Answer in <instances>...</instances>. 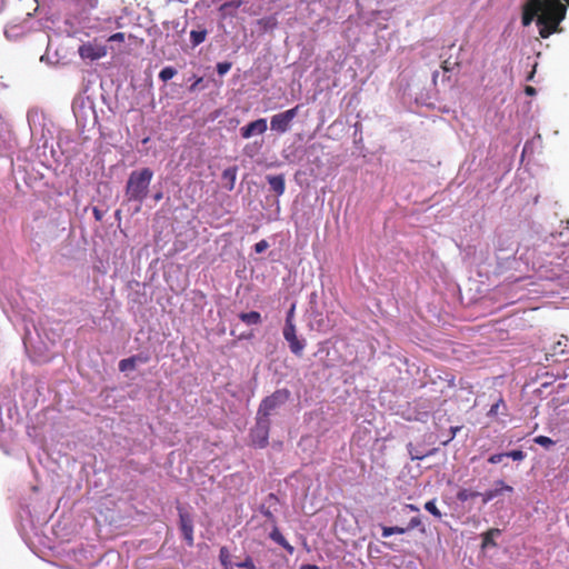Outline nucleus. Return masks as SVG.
Returning <instances> with one entry per match:
<instances>
[{
  "mask_svg": "<svg viewBox=\"0 0 569 569\" xmlns=\"http://www.w3.org/2000/svg\"><path fill=\"white\" fill-rule=\"evenodd\" d=\"M179 515V528L182 537L189 547L193 546V519L192 516L181 506L177 507Z\"/></svg>",
  "mask_w": 569,
  "mask_h": 569,
  "instance_id": "5",
  "label": "nucleus"
},
{
  "mask_svg": "<svg viewBox=\"0 0 569 569\" xmlns=\"http://www.w3.org/2000/svg\"><path fill=\"white\" fill-rule=\"evenodd\" d=\"M269 247V243L267 240H260L259 242H257L254 244V251L257 253H262L263 251H266Z\"/></svg>",
  "mask_w": 569,
  "mask_h": 569,
  "instance_id": "32",
  "label": "nucleus"
},
{
  "mask_svg": "<svg viewBox=\"0 0 569 569\" xmlns=\"http://www.w3.org/2000/svg\"><path fill=\"white\" fill-rule=\"evenodd\" d=\"M269 436V420L259 418L256 427L251 430L252 442L259 448H264L268 445Z\"/></svg>",
  "mask_w": 569,
  "mask_h": 569,
  "instance_id": "7",
  "label": "nucleus"
},
{
  "mask_svg": "<svg viewBox=\"0 0 569 569\" xmlns=\"http://www.w3.org/2000/svg\"><path fill=\"white\" fill-rule=\"evenodd\" d=\"M223 552H224V548H222V549H221V561H222V563L224 565L226 569H232V567H231V566H230V567H228V566H227V562H226V560L223 559Z\"/></svg>",
  "mask_w": 569,
  "mask_h": 569,
  "instance_id": "43",
  "label": "nucleus"
},
{
  "mask_svg": "<svg viewBox=\"0 0 569 569\" xmlns=\"http://www.w3.org/2000/svg\"><path fill=\"white\" fill-rule=\"evenodd\" d=\"M268 124L264 118L257 119L240 129L243 139H249L253 134H262L267 131Z\"/></svg>",
  "mask_w": 569,
  "mask_h": 569,
  "instance_id": "9",
  "label": "nucleus"
},
{
  "mask_svg": "<svg viewBox=\"0 0 569 569\" xmlns=\"http://www.w3.org/2000/svg\"><path fill=\"white\" fill-rule=\"evenodd\" d=\"M124 40H126V36L123 32L113 33L108 38L109 42H121L122 43V42H124Z\"/></svg>",
  "mask_w": 569,
  "mask_h": 569,
  "instance_id": "31",
  "label": "nucleus"
},
{
  "mask_svg": "<svg viewBox=\"0 0 569 569\" xmlns=\"http://www.w3.org/2000/svg\"><path fill=\"white\" fill-rule=\"evenodd\" d=\"M500 532L501 531L497 528L489 529L487 532H485L482 536V548H487L489 546H496L493 537L499 536Z\"/></svg>",
  "mask_w": 569,
  "mask_h": 569,
  "instance_id": "17",
  "label": "nucleus"
},
{
  "mask_svg": "<svg viewBox=\"0 0 569 569\" xmlns=\"http://www.w3.org/2000/svg\"><path fill=\"white\" fill-rule=\"evenodd\" d=\"M203 81V78L199 77L194 80V82L189 87L191 92H194L199 89V84Z\"/></svg>",
  "mask_w": 569,
  "mask_h": 569,
  "instance_id": "38",
  "label": "nucleus"
},
{
  "mask_svg": "<svg viewBox=\"0 0 569 569\" xmlns=\"http://www.w3.org/2000/svg\"><path fill=\"white\" fill-rule=\"evenodd\" d=\"M206 36H207V32L204 30H200V31L192 30L190 32V38H191L192 44L198 46V44L202 43L206 39Z\"/></svg>",
  "mask_w": 569,
  "mask_h": 569,
  "instance_id": "23",
  "label": "nucleus"
},
{
  "mask_svg": "<svg viewBox=\"0 0 569 569\" xmlns=\"http://www.w3.org/2000/svg\"><path fill=\"white\" fill-rule=\"evenodd\" d=\"M295 308H296L295 305H292L290 310L287 313L284 325L293 323Z\"/></svg>",
  "mask_w": 569,
  "mask_h": 569,
  "instance_id": "37",
  "label": "nucleus"
},
{
  "mask_svg": "<svg viewBox=\"0 0 569 569\" xmlns=\"http://www.w3.org/2000/svg\"><path fill=\"white\" fill-rule=\"evenodd\" d=\"M290 398V391L286 388L278 389L270 396L262 399L259 405L258 415L262 416L264 419H268L270 413L286 403Z\"/></svg>",
  "mask_w": 569,
  "mask_h": 569,
  "instance_id": "3",
  "label": "nucleus"
},
{
  "mask_svg": "<svg viewBox=\"0 0 569 569\" xmlns=\"http://www.w3.org/2000/svg\"><path fill=\"white\" fill-rule=\"evenodd\" d=\"M238 167H229L222 172V180L224 181V187L231 191L234 188L236 178H237Z\"/></svg>",
  "mask_w": 569,
  "mask_h": 569,
  "instance_id": "14",
  "label": "nucleus"
},
{
  "mask_svg": "<svg viewBox=\"0 0 569 569\" xmlns=\"http://www.w3.org/2000/svg\"><path fill=\"white\" fill-rule=\"evenodd\" d=\"M270 499H276L273 493H270L269 496Z\"/></svg>",
  "mask_w": 569,
  "mask_h": 569,
  "instance_id": "48",
  "label": "nucleus"
},
{
  "mask_svg": "<svg viewBox=\"0 0 569 569\" xmlns=\"http://www.w3.org/2000/svg\"><path fill=\"white\" fill-rule=\"evenodd\" d=\"M536 92H537V91H536V89H535L533 87H531V86H526V88H525V93H526L527 96H535V94H536Z\"/></svg>",
  "mask_w": 569,
  "mask_h": 569,
  "instance_id": "40",
  "label": "nucleus"
},
{
  "mask_svg": "<svg viewBox=\"0 0 569 569\" xmlns=\"http://www.w3.org/2000/svg\"><path fill=\"white\" fill-rule=\"evenodd\" d=\"M92 213H93V217L97 221H101L102 218H103V213L100 209H98L97 207L93 208L92 210Z\"/></svg>",
  "mask_w": 569,
  "mask_h": 569,
  "instance_id": "39",
  "label": "nucleus"
},
{
  "mask_svg": "<svg viewBox=\"0 0 569 569\" xmlns=\"http://www.w3.org/2000/svg\"><path fill=\"white\" fill-rule=\"evenodd\" d=\"M242 4V2L239 0V1H228V2H224L220 6L219 10L220 12L223 14V16H227V14H230L232 16V12L230 10H237L240 6Z\"/></svg>",
  "mask_w": 569,
  "mask_h": 569,
  "instance_id": "18",
  "label": "nucleus"
},
{
  "mask_svg": "<svg viewBox=\"0 0 569 569\" xmlns=\"http://www.w3.org/2000/svg\"><path fill=\"white\" fill-rule=\"evenodd\" d=\"M231 62H219L217 64V72L219 76L226 74L231 69Z\"/></svg>",
  "mask_w": 569,
  "mask_h": 569,
  "instance_id": "29",
  "label": "nucleus"
},
{
  "mask_svg": "<svg viewBox=\"0 0 569 569\" xmlns=\"http://www.w3.org/2000/svg\"><path fill=\"white\" fill-rule=\"evenodd\" d=\"M459 66L458 61L451 62L450 58L446 59L441 63V69L446 72H449L453 69V67Z\"/></svg>",
  "mask_w": 569,
  "mask_h": 569,
  "instance_id": "30",
  "label": "nucleus"
},
{
  "mask_svg": "<svg viewBox=\"0 0 569 569\" xmlns=\"http://www.w3.org/2000/svg\"><path fill=\"white\" fill-rule=\"evenodd\" d=\"M533 441L545 448H550L555 445V441L547 436H537Z\"/></svg>",
  "mask_w": 569,
  "mask_h": 569,
  "instance_id": "26",
  "label": "nucleus"
},
{
  "mask_svg": "<svg viewBox=\"0 0 569 569\" xmlns=\"http://www.w3.org/2000/svg\"><path fill=\"white\" fill-rule=\"evenodd\" d=\"M503 491L512 492L513 488L509 485H506L502 480L496 481V488L487 490L483 493H480L483 505L502 495Z\"/></svg>",
  "mask_w": 569,
  "mask_h": 569,
  "instance_id": "10",
  "label": "nucleus"
},
{
  "mask_svg": "<svg viewBox=\"0 0 569 569\" xmlns=\"http://www.w3.org/2000/svg\"><path fill=\"white\" fill-rule=\"evenodd\" d=\"M177 74V70L173 68V67H166L163 68L160 73H159V78L160 80H162L163 82H167L169 81L170 79H172L174 76Z\"/></svg>",
  "mask_w": 569,
  "mask_h": 569,
  "instance_id": "24",
  "label": "nucleus"
},
{
  "mask_svg": "<svg viewBox=\"0 0 569 569\" xmlns=\"http://www.w3.org/2000/svg\"><path fill=\"white\" fill-rule=\"evenodd\" d=\"M239 318L248 326L261 323V315L258 311L241 312Z\"/></svg>",
  "mask_w": 569,
  "mask_h": 569,
  "instance_id": "15",
  "label": "nucleus"
},
{
  "mask_svg": "<svg viewBox=\"0 0 569 569\" xmlns=\"http://www.w3.org/2000/svg\"><path fill=\"white\" fill-rule=\"evenodd\" d=\"M507 413V405L502 397H499V399L490 407L488 411V417H497L498 415H506Z\"/></svg>",
  "mask_w": 569,
  "mask_h": 569,
  "instance_id": "16",
  "label": "nucleus"
},
{
  "mask_svg": "<svg viewBox=\"0 0 569 569\" xmlns=\"http://www.w3.org/2000/svg\"><path fill=\"white\" fill-rule=\"evenodd\" d=\"M480 496V492L478 491H472V490H469V489H460L458 492H457V499L461 502H465L469 499H475L477 497Z\"/></svg>",
  "mask_w": 569,
  "mask_h": 569,
  "instance_id": "19",
  "label": "nucleus"
},
{
  "mask_svg": "<svg viewBox=\"0 0 569 569\" xmlns=\"http://www.w3.org/2000/svg\"><path fill=\"white\" fill-rule=\"evenodd\" d=\"M161 198H162V194H161V193H157V194L154 196V199H156V200H160Z\"/></svg>",
  "mask_w": 569,
  "mask_h": 569,
  "instance_id": "47",
  "label": "nucleus"
},
{
  "mask_svg": "<svg viewBox=\"0 0 569 569\" xmlns=\"http://www.w3.org/2000/svg\"><path fill=\"white\" fill-rule=\"evenodd\" d=\"M569 0H527L522 6L521 23L525 27L536 19L539 36L543 39L560 31L559 24L566 18Z\"/></svg>",
  "mask_w": 569,
  "mask_h": 569,
  "instance_id": "1",
  "label": "nucleus"
},
{
  "mask_svg": "<svg viewBox=\"0 0 569 569\" xmlns=\"http://www.w3.org/2000/svg\"><path fill=\"white\" fill-rule=\"evenodd\" d=\"M270 539L284 548L290 555L295 552V548L286 540L283 535L278 529L277 525H272V530L269 535Z\"/></svg>",
  "mask_w": 569,
  "mask_h": 569,
  "instance_id": "12",
  "label": "nucleus"
},
{
  "mask_svg": "<svg viewBox=\"0 0 569 569\" xmlns=\"http://www.w3.org/2000/svg\"><path fill=\"white\" fill-rule=\"evenodd\" d=\"M78 53L83 60H99L107 56L108 49L103 44H98L96 40L93 42H86L78 49Z\"/></svg>",
  "mask_w": 569,
  "mask_h": 569,
  "instance_id": "6",
  "label": "nucleus"
},
{
  "mask_svg": "<svg viewBox=\"0 0 569 569\" xmlns=\"http://www.w3.org/2000/svg\"><path fill=\"white\" fill-rule=\"evenodd\" d=\"M4 128V120L2 118V116L0 114V131H2Z\"/></svg>",
  "mask_w": 569,
  "mask_h": 569,
  "instance_id": "46",
  "label": "nucleus"
},
{
  "mask_svg": "<svg viewBox=\"0 0 569 569\" xmlns=\"http://www.w3.org/2000/svg\"><path fill=\"white\" fill-rule=\"evenodd\" d=\"M261 513L263 515V517H266L268 522H270L271 525H277L276 517L269 509L262 508Z\"/></svg>",
  "mask_w": 569,
  "mask_h": 569,
  "instance_id": "33",
  "label": "nucleus"
},
{
  "mask_svg": "<svg viewBox=\"0 0 569 569\" xmlns=\"http://www.w3.org/2000/svg\"><path fill=\"white\" fill-rule=\"evenodd\" d=\"M267 181L270 186V189L277 194L282 196L286 190V182L283 174L277 176H267Z\"/></svg>",
  "mask_w": 569,
  "mask_h": 569,
  "instance_id": "11",
  "label": "nucleus"
},
{
  "mask_svg": "<svg viewBox=\"0 0 569 569\" xmlns=\"http://www.w3.org/2000/svg\"><path fill=\"white\" fill-rule=\"evenodd\" d=\"M138 361L147 362L148 357H142L141 355H136L130 358L122 359L119 362V370L122 372L128 371V370H133V369H136Z\"/></svg>",
  "mask_w": 569,
  "mask_h": 569,
  "instance_id": "13",
  "label": "nucleus"
},
{
  "mask_svg": "<svg viewBox=\"0 0 569 569\" xmlns=\"http://www.w3.org/2000/svg\"><path fill=\"white\" fill-rule=\"evenodd\" d=\"M460 429H461V427H451V428H450L451 436H450L447 440H445V441L442 442V445H445V446H446V445H448V443H449V442H450V441L456 437L457 432H458Z\"/></svg>",
  "mask_w": 569,
  "mask_h": 569,
  "instance_id": "36",
  "label": "nucleus"
},
{
  "mask_svg": "<svg viewBox=\"0 0 569 569\" xmlns=\"http://www.w3.org/2000/svg\"><path fill=\"white\" fill-rule=\"evenodd\" d=\"M425 509L430 512L432 516H435L436 518L440 519L442 517V513L441 511L438 509V507L436 506V501L435 500H429L425 503Z\"/></svg>",
  "mask_w": 569,
  "mask_h": 569,
  "instance_id": "25",
  "label": "nucleus"
},
{
  "mask_svg": "<svg viewBox=\"0 0 569 569\" xmlns=\"http://www.w3.org/2000/svg\"><path fill=\"white\" fill-rule=\"evenodd\" d=\"M407 508L412 510V511H419L418 507L415 506V505H407Z\"/></svg>",
  "mask_w": 569,
  "mask_h": 569,
  "instance_id": "44",
  "label": "nucleus"
},
{
  "mask_svg": "<svg viewBox=\"0 0 569 569\" xmlns=\"http://www.w3.org/2000/svg\"><path fill=\"white\" fill-rule=\"evenodd\" d=\"M568 337L561 336V338L551 347L552 355H563L565 348L567 347Z\"/></svg>",
  "mask_w": 569,
  "mask_h": 569,
  "instance_id": "22",
  "label": "nucleus"
},
{
  "mask_svg": "<svg viewBox=\"0 0 569 569\" xmlns=\"http://www.w3.org/2000/svg\"><path fill=\"white\" fill-rule=\"evenodd\" d=\"M505 455L515 461H521L526 458V453L522 450H511L509 452H505Z\"/></svg>",
  "mask_w": 569,
  "mask_h": 569,
  "instance_id": "27",
  "label": "nucleus"
},
{
  "mask_svg": "<svg viewBox=\"0 0 569 569\" xmlns=\"http://www.w3.org/2000/svg\"><path fill=\"white\" fill-rule=\"evenodd\" d=\"M234 566L238 568L256 569L254 562L251 559V557H247L243 561L237 562Z\"/></svg>",
  "mask_w": 569,
  "mask_h": 569,
  "instance_id": "28",
  "label": "nucleus"
},
{
  "mask_svg": "<svg viewBox=\"0 0 569 569\" xmlns=\"http://www.w3.org/2000/svg\"><path fill=\"white\" fill-rule=\"evenodd\" d=\"M300 569H319L316 565H302Z\"/></svg>",
  "mask_w": 569,
  "mask_h": 569,
  "instance_id": "42",
  "label": "nucleus"
},
{
  "mask_svg": "<svg viewBox=\"0 0 569 569\" xmlns=\"http://www.w3.org/2000/svg\"><path fill=\"white\" fill-rule=\"evenodd\" d=\"M407 449L411 460H422L423 458L428 457L431 453L417 450L411 442L408 443Z\"/></svg>",
  "mask_w": 569,
  "mask_h": 569,
  "instance_id": "20",
  "label": "nucleus"
},
{
  "mask_svg": "<svg viewBox=\"0 0 569 569\" xmlns=\"http://www.w3.org/2000/svg\"><path fill=\"white\" fill-rule=\"evenodd\" d=\"M536 67L537 64L533 66V69L529 72V74L527 76V80L530 81L533 79L535 77V73H536Z\"/></svg>",
  "mask_w": 569,
  "mask_h": 569,
  "instance_id": "41",
  "label": "nucleus"
},
{
  "mask_svg": "<svg viewBox=\"0 0 569 569\" xmlns=\"http://www.w3.org/2000/svg\"><path fill=\"white\" fill-rule=\"evenodd\" d=\"M283 337L288 341L291 352L301 356L305 342L298 339L295 323L284 325Z\"/></svg>",
  "mask_w": 569,
  "mask_h": 569,
  "instance_id": "8",
  "label": "nucleus"
},
{
  "mask_svg": "<svg viewBox=\"0 0 569 569\" xmlns=\"http://www.w3.org/2000/svg\"><path fill=\"white\" fill-rule=\"evenodd\" d=\"M407 528L395 526V527H387L382 526V537L388 538L392 535H402L407 531Z\"/></svg>",
  "mask_w": 569,
  "mask_h": 569,
  "instance_id": "21",
  "label": "nucleus"
},
{
  "mask_svg": "<svg viewBox=\"0 0 569 569\" xmlns=\"http://www.w3.org/2000/svg\"><path fill=\"white\" fill-rule=\"evenodd\" d=\"M420 525H421L420 518L419 517H413V518L410 519L407 529L408 530L415 529V528L419 527Z\"/></svg>",
  "mask_w": 569,
  "mask_h": 569,
  "instance_id": "35",
  "label": "nucleus"
},
{
  "mask_svg": "<svg viewBox=\"0 0 569 569\" xmlns=\"http://www.w3.org/2000/svg\"><path fill=\"white\" fill-rule=\"evenodd\" d=\"M505 457H506L505 453H496L488 458V462L496 465V463L501 462Z\"/></svg>",
  "mask_w": 569,
  "mask_h": 569,
  "instance_id": "34",
  "label": "nucleus"
},
{
  "mask_svg": "<svg viewBox=\"0 0 569 569\" xmlns=\"http://www.w3.org/2000/svg\"><path fill=\"white\" fill-rule=\"evenodd\" d=\"M152 177L153 172L149 168L132 171L126 186V196L128 200L142 202L148 194Z\"/></svg>",
  "mask_w": 569,
  "mask_h": 569,
  "instance_id": "2",
  "label": "nucleus"
},
{
  "mask_svg": "<svg viewBox=\"0 0 569 569\" xmlns=\"http://www.w3.org/2000/svg\"><path fill=\"white\" fill-rule=\"evenodd\" d=\"M300 106H296L283 112L276 113L271 117L270 128L278 133H284L291 128L293 119L298 116Z\"/></svg>",
  "mask_w": 569,
  "mask_h": 569,
  "instance_id": "4",
  "label": "nucleus"
},
{
  "mask_svg": "<svg viewBox=\"0 0 569 569\" xmlns=\"http://www.w3.org/2000/svg\"><path fill=\"white\" fill-rule=\"evenodd\" d=\"M89 4L91 8H96L98 6V0H90Z\"/></svg>",
  "mask_w": 569,
  "mask_h": 569,
  "instance_id": "45",
  "label": "nucleus"
}]
</instances>
